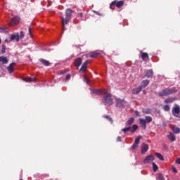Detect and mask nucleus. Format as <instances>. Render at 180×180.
I'll list each match as a JSON object with an SVG mask.
<instances>
[{"label":"nucleus","instance_id":"f257e3e1","mask_svg":"<svg viewBox=\"0 0 180 180\" xmlns=\"http://www.w3.org/2000/svg\"><path fill=\"white\" fill-rule=\"evenodd\" d=\"M92 94H95L96 95H105L103 97L104 104L105 106H110V105H113V100L112 99V95L108 93L106 89H93L91 90Z\"/></svg>","mask_w":180,"mask_h":180},{"label":"nucleus","instance_id":"f03ea898","mask_svg":"<svg viewBox=\"0 0 180 180\" xmlns=\"http://www.w3.org/2000/svg\"><path fill=\"white\" fill-rule=\"evenodd\" d=\"M72 14V11L70 8H68L65 12V18L64 19V17H61L63 29H64V25H67V23L70 22Z\"/></svg>","mask_w":180,"mask_h":180},{"label":"nucleus","instance_id":"7ed1b4c3","mask_svg":"<svg viewBox=\"0 0 180 180\" xmlns=\"http://www.w3.org/2000/svg\"><path fill=\"white\" fill-rule=\"evenodd\" d=\"M152 122L153 117H151L150 116H146L145 120L142 118L139 119V123L141 126L143 127V129H146V127H147V123H151Z\"/></svg>","mask_w":180,"mask_h":180},{"label":"nucleus","instance_id":"20e7f679","mask_svg":"<svg viewBox=\"0 0 180 180\" xmlns=\"http://www.w3.org/2000/svg\"><path fill=\"white\" fill-rule=\"evenodd\" d=\"M172 113L173 116H174L175 117H179V113H180L179 105L175 104L174 107H173L172 110Z\"/></svg>","mask_w":180,"mask_h":180},{"label":"nucleus","instance_id":"39448f33","mask_svg":"<svg viewBox=\"0 0 180 180\" xmlns=\"http://www.w3.org/2000/svg\"><path fill=\"white\" fill-rule=\"evenodd\" d=\"M20 21V18L19 16L13 17L11 21L8 22V26H16Z\"/></svg>","mask_w":180,"mask_h":180},{"label":"nucleus","instance_id":"423d86ee","mask_svg":"<svg viewBox=\"0 0 180 180\" xmlns=\"http://www.w3.org/2000/svg\"><path fill=\"white\" fill-rule=\"evenodd\" d=\"M172 90L170 89H165L159 92L160 96H167V95H171L172 94Z\"/></svg>","mask_w":180,"mask_h":180},{"label":"nucleus","instance_id":"0eeeda50","mask_svg":"<svg viewBox=\"0 0 180 180\" xmlns=\"http://www.w3.org/2000/svg\"><path fill=\"white\" fill-rule=\"evenodd\" d=\"M113 5H116L117 8H122V6L123 5H124V1H113L111 3L110 6V9H112V7L113 6Z\"/></svg>","mask_w":180,"mask_h":180},{"label":"nucleus","instance_id":"6e6552de","mask_svg":"<svg viewBox=\"0 0 180 180\" xmlns=\"http://www.w3.org/2000/svg\"><path fill=\"white\" fill-rule=\"evenodd\" d=\"M117 106L118 108H123V106H126L127 105V103L124 101V100H122L120 98H115Z\"/></svg>","mask_w":180,"mask_h":180},{"label":"nucleus","instance_id":"1a4fd4ad","mask_svg":"<svg viewBox=\"0 0 180 180\" xmlns=\"http://www.w3.org/2000/svg\"><path fill=\"white\" fill-rule=\"evenodd\" d=\"M155 158L153 155H148L144 160L143 164H150V162H153Z\"/></svg>","mask_w":180,"mask_h":180},{"label":"nucleus","instance_id":"9d476101","mask_svg":"<svg viewBox=\"0 0 180 180\" xmlns=\"http://www.w3.org/2000/svg\"><path fill=\"white\" fill-rule=\"evenodd\" d=\"M89 63V61L86 60V61L83 63V65H82L81 69L79 70V72H85V71H86V68H88V63Z\"/></svg>","mask_w":180,"mask_h":180},{"label":"nucleus","instance_id":"9b49d317","mask_svg":"<svg viewBox=\"0 0 180 180\" xmlns=\"http://www.w3.org/2000/svg\"><path fill=\"white\" fill-rule=\"evenodd\" d=\"M23 81H25V82H36V77L34 76H32V77H27L24 78Z\"/></svg>","mask_w":180,"mask_h":180},{"label":"nucleus","instance_id":"f8f14e48","mask_svg":"<svg viewBox=\"0 0 180 180\" xmlns=\"http://www.w3.org/2000/svg\"><path fill=\"white\" fill-rule=\"evenodd\" d=\"M148 151V145L143 143L141 147V153L142 154H144L145 153H147Z\"/></svg>","mask_w":180,"mask_h":180},{"label":"nucleus","instance_id":"ddd939ff","mask_svg":"<svg viewBox=\"0 0 180 180\" xmlns=\"http://www.w3.org/2000/svg\"><path fill=\"white\" fill-rule=\"evenodd\" d=\"M153 70H148L145 72V75L147 78H153Z\"/></svg>","mask_w":180,"mask_h":180},{"label":"nucleus","instance_id":"4468645a","mask_svg":"<svg viewBox=\"0 0 180 180\" xmlns=\"http://www.w3.org/2000/svg\"><path fill=\"white\" fill-rule=\"evenodd\" d=\"M81 64H82V59H81L80 58H77L75 60V67H77V68H79V65H81Z\"/></svg>","mask_w":180,"mask_h":180},{"label":"nucleus","instance_id":"2eb2a0df","mask_svg":"<svg viewBox=\"0 0 180 180\" xmlns=\"http://www.w3.org/2000/svg\"><path fill=\"white\" fill-rule=\"evenodd\" d=\"M141 89H143V86H139L138 88L134 89L132 92L135 94H140V92H141Z\"/></svg>","mask_w":180,"mask_h":180},{"label":"nucleus","instance_id":"dca6fc26","mask_svg":"<svg viewBox=\"0 0 180 180\" xmlns=\"http://www.w3.org/2000/svg\"><path fill=\"white\" fill-rule=\"evenodd\" d=\"M89 57H91V58H96L98 56H99V53L94 51V52H91L89 53Z\"/></svg>","mask_w":180,"mask_h":180},{"label":"nucleus","instance_id":"f3484780","mask_svg":"<svg viewBox=\"0 0 180 180\" xmlns=\"http://www.w3.org/2000/svg\"><path fill=\"white\" fill-rule=\"evenodd\" d=\"M141 53L142 60H143V61H147V60H148V53H143L142 51H141Z\"/></svg>","mask_w":180,"mask_h":180},{"label":"nucleus","instance_id":"a211bd4d","mask_svg":"<svg viewBox=\"0 0 180 180\" xmlns=\"http://www.w3.org/2000/svg\"><path fill=\"white\" fill-rule=\"evenodd\" d=\"M174 101H175L174 97H168L167 98H166L165 100V103H172V102H174Z\"/></svg>","mask_w":180,"mask_h":180},{"label":"nucleus","instance_id":"6ab92c4d","mask_svg":"<svg viewBox=\"0 0 180 180\" xmlns=\"http://www.w3.org/2000/svg\"><path fill=\"white\" fill-rule=\"evenodd\" d=\"M15 63H12L10 64V65L7 68V70L8 71V72L10 74H11V72H13V66L15 65Z\"/></svg>","mask_w":180,"mask_h":180},{"label":"nucleus","instance_id":"aec40b11","mask_svg":"<svg viewBox=\"0 0 180 180\" xmlns=\"http://www.w3.org/2000/svg\"><path fill=\"white\" fill-rule=\"evenodd\" d=\"M167 137L170 141H175L176 140L175 135H174L172 132H169V134L167 136Z\"/></svg>","mask_w":180,"mask_h":180},{"label":"nucleus","instance_id":"412c9836","mask_svg":"<svg viewBox=\"0 0 180 180\" xmlns=\"http://www.w3.org/2000/svg\"><path fill=\"white\" fill-rule=\"evenodd\" d=\"M0 61L3 64H8V58L5 56H0Z\"/></svg>","mask_w":180,"mask_h":180},{"label":"nucleus","instance_id":"4be33fe9","mask_svg":"<svg viewBox=\"0 0 180 180\" xmlns=\"http://www.w3.org/2000/svg\"><path fill=\"white\" fill-rule=\"evenodd\" d=\"M39 61L46 67H49V65H50V63L48 60H46L44 59H40Z\"/></svg>","mask_w":180,"mask_h":180},{"label":"nucleus","instance_id":"5701e85b","mask_svg":"<svg viewBox=\"0 0 180 180\" xmlns=\"http://www.w3.org/2000/svg\"><path fill=\"white\" fill-rule=\"evenodd\" d=\"M148 84H150V81L148 80H143L141 82V86H142V88H146V86H147L148 85Z\"/></svg>","mask_w":180,"mask_h":180},{"label":"nucleus","instance_id":"b1692460","mask_svg":"<svg viewBox=\"0 0 180 180\" xmlns=\"http://www.w3.org/2000/svg\"><path fill=\"white\" fill-rule=\"evenodd\" d=\"M11 40H16V41H19V34L11 35Z\"/></svg>","mask_w":180,"mask_h":180},{"label":"nucleus","instance_id":"393cba45","mask_svg":"<svg viewBox=\"0 0 180 180\" xmlns=\"http://www.w3.org/2000/svg\"><path fill=\"white\" fill-rule=\"evenodd\" d=\"M139 127H137V125L134 124L132 127H130V130L129 131L131 133H134V131H136V130H137Z\"/></svg>","mask_w":180,"mask_h":180},{"label":"nucleus","instance_id":"a878e982","mask_svg":"<svg viewBox=\"0 0 180 180\" xmlns=\"http://www.w3.org/2000/svg\"><path fill=\"white\" fill-rule=\"evenodd\" d=\"M0 33H9V30L6 27H0Z\"/></svg>","mask_w":180,"mask_h":180},{"label":"nucleus","instance_id":"bb28decb","mask_svg":"<svg viewBox=\"0 0 180 180\" xmlns=\"http://www.w3.org/2000/svg\"><path fill=\"white\" fill-rule=\"evenodd\" d=\"M143 113H145V115H150L151 113V109L146 108L142 110Z\"/></svg>","mask_w":180,"mask_h":180},{"label":"nucleus","instance_id":"cd10ccee","mask_svg":"<svg viewBox=\"0 0 180 180\" xmlns=\"http://www.w3.org/2000/svg\"><path fill=\"white\" fill-rule=\"evenodd\" d=\"M156 157L160 160V161H164V156H162V155H161L160 153H155Z\"/></svg>","mask_w":180,"mask_h":180},{"label":"nucleus","instance_id":"c85d7f7f","mask_svg":"<svg viewBox=\"0 0 180 180\" xmlns=\"http://www.w3.org/2000/svg\"><path fill=\"white\" fill-rule=\"evenodd\" d=\"M133 123H134V118H129V120L127 121V124L130 126V124H133Z\"/></svg>","mask_w":180,"mask_h":180},{"label":"nucleus","instance_id":"c756f323","mask_svg":"<svg viewBox=\"0 0 180 180\" xmlns=\"http://www.w3.org/2000/svg\"><path fill=\"white\" fill-rule=\"evenodd\" d=\"M152 165H153L154 172H156L157 170L158 169V166L154 162H152Z\"/></svg>","mask_w":180,"mask_h":180},{"label":"nucleus","instance_id":"7c9ffc66","mask_svg":"<svg viewBox=\"0 0 180 180\" xmlns=\"http://www.w3.org/2000/svg\"><path fill=\"white\" fill-rule=\"evenodd\" d=\"M179 132H180L179 128H177V127L173 128V133H174V134H179Z\"/></svg>","mask_w":180,"mask_h":180},{"label":"nucleus","instance_id":"2f4dec72","mask_svg":"<svg viewBox=\"0 0 180 180\" xmlns=\"http://www.w3.org/2000/svg\"><path fill=\"white\" fill-rule=\"evenodd\" d=\"M157 179L164 180L165 179H164V176L162 175V174H161V173L158 174Z\"/></svg>","mask_w":180,"mask_h":180},{"label":"nucleus","instance_id":"473e14b6","mask_svg":"<svg viewBox=\"0 0 180 180\" xmlns=\"http://www.w3.org/2000/svg\"><path fill=\"white\" fill-rule=\"evenodd\" d=\"M163 109L165 112H169L170 108L169 107L168 105H164Z\"/></svg>","mask_w":180,"mask_h":180},{"label":"nucleus","instance_id":"72a5a7b5","mask_svg":"<svg viewBox=\"0 0 180 180\" xmlns=\"http://www.w3.org/2000/svg\"><path fill=\"white\" fill-rule=\"evenodd\" d=\"M83 77H84V81L85 82V83L89 85V79H88V77H86V75H84Z\"/></svg>","mask_w":180,"mask_h":180},{"label":"nucleus","instance_id":"f704fd0d","mask_svg":"<svg viewBox=\"0 0 180 180\" xmlns=\"http://www.w3.org/2000/svg\"><path fill=\"white\" fill-rule=\"evenodd\" d=\"M141 139V136H139L135 139V144L139 145V143H140V139Z\"/></svg>","mask_w":180,"mask_h":180},{"label":"nucleus","instance_id":"c9c22d12","mask_svg":"<svg viewBox=\"0 0 180 180\" xmlns=\"http://www.w3.org/2000/svg\"><path fill=\"white\" fill-rule=\"evenodd\" d=\"M130 127H127V128H124L122 129V131H124V133H127V131H130Z\"/></svg>","mask_w":180,"mask_h":180},{"label":"nucleus","instance_id":"e433bc0d","mask_svg":"<svg viewBox=\"0 0 180 180\" xmlns=\"http://www.w3.org/2000/svg\"><path fill=\"white\" fill-rule=\"evenodd\" d=\"M23 37H25V34L23 33V32H20V35H19V39H23Z\"/></svg>","mask_w":180,"mask_h":180},{"label":"nucleus","instance_id":"4c0bfd02","mask_svg":"<svg viewBox=\"0 0 180 180\" xmlns=\"http://www.w3.org/2000/svg\"><path fill=\"white\" fill-rule=\"evenodd\" d=\"M172 172H174V174H176V172H178V170L175 167H172Z\"/></svg>","mask_w":180,"mask_h":180},{"label":"nucleus","instance_id":"58836bf2","mask_svg":"<svg viewBox=\"0 0 180 180\" xmlns=\"http://www.w3.org/2000/svg\"><path fill=\"white\" fill-rule=\"evenodd\" d=\"M105 117L106 119H108V120H110V122H111V123H113V120L110 118V116L106 115Z\"/></svg>","mask_w":180,"mask_h":180},{"label":"nucleus","instance_id":"ea45409f","mask_svg":"<svg viewBox=\"0 0 180 180\" xmlns=\"http://www.w3.org/2000/svg\"><path fill=\"white\" fill-rule=\"evenodd\" d=\"M137 146H139V145H137V143H134L133 145H132V146H131V148H132V150H134V148H137Z\"/></svg>","mask_w":180,"mask_h":180},{"label":"nucleus","instance_id":"a19ab883","mask_svg":"<svg viewBox=\"0 0 180 180\" xmlns=\"http://www.w3.org/2000/svg\"><path fill=\"white\" fill-rule=\"evenodd\" d=\"M134 115H135V116H136L138 117H140V113L139 112V111H135Z\"/></svg>","mask_w":180,"mask_h":180},{"label":"nucleus","instance_id":"79ce46f5","mask_svg":"<svg viewBox=\"0 0 180 180\" xmlns=\"http://www.w3.org/2000/svg\"><path fill=\"white\" fill-rule=\"evenodd\" d=\"M176 164H179V165H180V158H178L176 160Z\"/></svg>","mask_w":180,"mask_h":180},{"label":"nucleus","instance_id":"37998d69","mask_svg":"<svg viewBox=\"0 0 180 180\" xmlns=\"http://www.w3.org/2000/svg\"><path fill=\"white\" fill-rule=\"evenodd\" d=\"M70 78H71V75H67L66 79H70Z\"/></svg>","mask_w":180,"mask_h":180},{"label":"nucleus","instance_id":"c03bdc74","mask_svg":"<svg viewBox=\"0 0 180 180\" xmlns=\"http://www.w3.org/2000/svg\"><path fill=\"white\" fill-rule=\"evenodd\" d=\"M117 141H122V137L118 136V137L117 138Z\"/></svg>","mask_w":180,"mask_h":180},{"label":"nucleus","instance_id":"a18cd8bd","mask_svg":"<svg viewBox=\"0 0 180 180\" xmlns=\"http://www.w3.org/2000/svg\"><path fill=\"white\" fill-rule=\"evenodd\" d=\"M29 33H30V36H32V30L30 29V27H29Z\"/></svg>","mask_w":180,"mask_h":180},{"label":"nucleus","instance_id":"49530a36","mask_svg":"<svg viewBox=\"0 0 180 180\" xmlns=\"http://www.w3.org/2000/svg\"><path fill=\"white\" fill-rule=\"evenodd\" d=\"M5 41L8 42V39H6Z\"/></svg>","mask_w":180,"mask_h":180},{"label":"nucleus","instance_id":"de8ad7c7","mask_svg":"<svg viewBox=\"0 0 180 180\" xmlns=\"http://www.w3.org/2000/svg\"><path fill=\"white\" fill-rule=\"evenodd\" d=\"M143 94H146V91H143Z\"/></svg>","mask_w":180,"mask_h":180},{"label":"nucleus","instance_id":"09e8293b","mask_svg":"<svg viewBox=\"0 0 180 180\" xmlns=\"http://www.w3.org/2000/svg\"><path fill=\"white\" fill-rule=\"evenodd\" d=\"M1 39H0V44H1Z\"/></svg>","mask_w":180,"mask_h":180}]
</instances>
